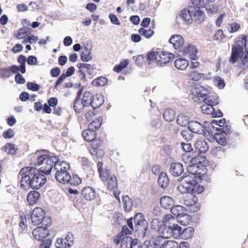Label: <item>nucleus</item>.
<instances>
[{"label":"nucleus","mask_w":248,"mask_h":248,"mask_svg":"<svg viewBox=\"0 0 248 248\" xmlns=\"http://www.w3.org/2000/svg\"><path fill=\"white\" fill-rule=\"evenodd\" d=\"M55 157L47 159L45 161V165L37 170L34 167H27L21 169L18 177L20 179V186L26 190L29 187L33 189H39L46 183V175H48L52 171V165Z\"/></svg>","instance_id":"nucleus-1"},{"label":"nucleus","mask_w":248,"mask_h":248,"mask_svg":"<svg viewBox=\"0 0 248 248\" xmlns=\"http://www.w3.org/2000/svg\"><path fill=\"white\" fill-rule=\"evenodd\" d=\"M36 158L34 165L40 166L43 165L47 159L55 157L56 161H54L52 165V170L54 167V170L56 171L55 178L56 181L62 184H66L69 182L70 174L68 171L70 168L69 164L66 161H62L60 163L59 159L56 156H50L48 152L45 150L41 151L37 150L34 155Z\"/></svg>","instance_id":"nucleus-2"},{"label":"nucleus","mask_w":248,"mask_h":248,"mask_svg":"<svg viewBox=\"0 0 248 248\" xmlns=\"http://www.w3.org/2000/svg\"><path fill=\"white\" fill-rule=\"evenodd\" d=\"M127 224L128 227L135 232L139 238L149 237L150 232L148 230V223L142 213H136L134 217L127 219Z\"/></svg>","instance_id":"nucleus-3"},{"label":"nucleus","mask_w":248,"mask_h":248,"mask_svg":"<svg viewBox=\"0 0 248 248\" xmlns=\"http://www.w3.org/2000/svg\"><path fill=\"white\" fill-rule=\"evenodd\" d=\"M245 43V40H238L234 45L232 46L231 55L229 59V62L231 63H235L239 58L243 56L244 51L243 43Z\"/></svg>","instance_id":"nucleus-4"},{"label":"nucleus","mask_w":248,"mask_h":248,"mask_svg":"<svg viewBox=\"0 0 248 248\" xmlns=\"http://www.w3.org/2000/svg\"><path fill=\"white\" fill-rule=\"evenodd\" d=\"M205 157L201 156L193 157L190 159V162L192 163L193 165H188L187 166L186 169L188 174L194 176L197 174H201V172H199L198 169L201 167L202 171H204L206 169L205 166L203 164V163L205 161Z\"/></svg>","instance_id":"nucleus-5"},{"label":"nucleus","mask_w":248,"mask_h":248,"mask_svg":"<svg viewBox=\"0 0 248 248\" xmlns=\"http://www.w3.org/2000/svg\"><path fill=\"white\" fill-rule=\"evenodd\" d=\"M169 221H175V219L172 215L168 214L164 217V223L157 232L161 236L166 239L170 238V228L168 227L170 225Z\"/></svg>","instance_id":"nucleus-6"},{"label":"nucleus","mask_w":248,"mask_h":248,"mask_svg":"<svg viewBox=\"0 0 248 248\" xmlns=\"http://www.w3.org/2000/svg\"><path fill=\"white\" fill-rule=\"evenodd\" d=\"M49 235V230L44 226L37 227L32 231L34 238L38 241L45 240Z\"/></svg>","instance_id":"nucleus-7"},{"label":"nucleus","mask_w":248,"mask_h":248,"mask_svg":"<svg viewBox=\"0 0 248 248\" xmlns=\"http://www.w3.org/2000/svg\"><path fill=\"white\" fill-rule=\"evenodd\" d=\"M45 215V212L42 208H35L33 210L31 217L32 224L35 226L40 224Z\"/></svg>","instance_id":"nucleus-8"},{"label":"nucleus","mask_w":248,"mask_h":248,"mask_svg":"<svg viewBox=\"0 0 248 248\" xmlns=\"http://www.w3.org/2000/svg\"><path fill=\"white\" fill-rule=\"evenodd\" d=\"M169 172L174 177H181L185 173L183 165L179 162L172 163L170 165Z\"/></svg>","instance_id":"nucleus-9"},{"label":"nucleus","mask_w":248,"mask_h":248,"mask_svg":"<svg viewBox=\"0 0 248 248\" xmlns=\"http://www.w3.org/2000/svg\"><path fill=\"white\" fill-rule=\"evenodd\" d=\"M141 242L137 239H133L129 236H124L121 241V247L128 248H140Z\"/></svg>","instance_id":"nucleus-10"},{"label":"nucleus","mask_w":248,"mask_h":248,"mask_svg":"<svg viewBox=\"0 0 248 248\" xmlns=\"http://www.w3.org/2000/svg\"><path fill=\"white\" fill-rule=\"evenodd\" d=\"M192 93L194 95V101L197 102L198 100H201V98L202 99L205 98L204 97L208 94V91L204 87L198 85L193 89Z\"/></svg>","instance_id":"nucleus-11"},{"label":"nucleus","mask_w":248,"mask_h":248,"mask_svg":"<svg viewBox=\"0 0 248 248\" xmlns=\"http://www.w3.org/2000/svg\"><path fill=\"white\" fill-rule=\"evenodd\" d=\"M189 130L193 133L203 134L205 132V126L196 121H190L188 126Z\"/></svg>","instance_id":"nucleus-12"},{"label":"nucleus","mask_w":248,"mask_h":248,"mask_svg":"<svg viewBox=\"0 0 248 248\" xmlns=\"http://www.w3.org/2000/svg\"><path fill=\"white\" fill-rule=\"evenodd\" d=\"M157 65L160 67L165 66L167 63L172 61L174 59V55L171 53L160 52L158 57Z\"/></svg>","instance_id":"nucleus-13"},{"label":"nucleus","mask_w":248,"mask_h":248,"mask_svg":"<svg viewBox=\"0 0 248 248\" xmlns=\"http://www.w3.org/2000/svg\"><path fill=\"white\" fill-rule=\"evenodd\" d=\"M175 222L169 221L170 225L168 227L170 228V237L172 236L175 239H179L181 236L182 228Z\"/></svg>","instance_id":"nucleus-14"},{"label":"nucleus","mask_w":248,"mask_h":248,"mask_svg":"<svg viewBox=\"0 0 248 248\" xmlns=\"http://www.w3.org/2000/svg\"><path fill=\"white\" fill-rule=\"evenodd\" d=\"M91 46H89L88 44H86L82 48V51L80 54V59L82 62H88L92 60L93 57L92 55Z\"/></svg>","instance_id":"nucleus-15"},{"label":"nucleus","mask_w":248,"mask_h":248,"mask_svg":"<svg viewBox=\"0 0 248 248\" xmlns=\"http://www.w3.org/2000/svg\"><path fill=\"white\" fill-rule=\"evenodd\" d=\"M81 194L82 197L87 201L93 200L96 197V192L94 189L89 186L83 188Z\"/></svg>","instance_id":"nucleus-16"},{"label":"nucleus","mask_w":248,"mask_h":248,"mask_svg":"<svg viewBox=\"0 0 248 248\" xmlns=\"http://www.w3.org/2000/svg\"><path fill=\"white\" fill-rule=\"evenodd\" d=\"M122 202L124 204V209L127 212H130L133 207L135 208L137 207V202L131 199L128 196H124Z\"/></svg>","instance_id":"nucleus-17"},{"label":"nucleus","mask_w":248,"mask_h":248,"mask_svg":"<svg viewBox=\"0 0 248 248\" xmlns=\"http://www.w3.org/2000/svg\"><path fill=\"white\" fill-rule=\"evenodd\" d=\"M193 6H189L188 9L183 10L180 14V17L187 24H191L192 22V12Z\"/></svg>","instance_id":"nucleus-18"},{"label":"nucleus","mask_w":248,"mask_h":248,"mask_svg":"<svg viewBox=\"0 0 248 248\" xmlns=\"http://www.w3.org/2000/svg\"><path fill=\"white\" fill-rule=\"evenodd\" d=\"M169 42L173 45V47L175 49H177L183 46L184 40L181 35L175 34L171 36Z\"/></svg>","instance_id":"nucleus-19"},{"label":"nucleus","mask_w":248,"mask_h":248,"mask_svg":"<svg viewBox=\"0 0 248 248\" xmlns=\"http://www.w3.org/2000/svg\"><path fill=\"white\" fill-rule=\"evenodd\" d=\"M160 204L165 209H170L174 205V200L170 197L164 196L160 199Z\"/></svg>","instance_id":"nucleus-20"},{"label":"nucleus","mask_w":248,"mask_h":248,"mask_svg":"<svg viewBox=\"0 0 248 248\" xmlns=\"http://www.w3.org/2000/svg\"><path fill=\"white\" fill-rule=\"evenodd\" d=\"M195 178L194 176L189 174H187V172H185L179 178L178 181L179 182H182V183L186 184L191 186L193 184H196V180L195 179Z\"/></svg>","instance_id":"nucleus-21"},{"label":"nucleus","mask_w":248,"mask_h":248,"mask_svg":"<svg viewBox=\"0 0 248 248\" xmlns=\"http://www.w3.org/2000/svg\"><path fill=\"white\" fill-rule=\"evenodd\" d=\"M159 186L162 189H165L169 184V179L167 173L165 172H161L158 178Z\"/></svg>","instance_id":"nucleus-22"},{"label":"nucleus","mask_w":248,"mask_h":248,"mask_svg":"<svg viewBox=\"0 0 248 248\" xmlns=\"http://www.w3.org/2000/svg\"><path fill=\"white\" fill-rule=\"evenodd\" d=\"M91 108L95 109L101 107L104 103V96L101 94H96L93 96Z\"/></svg>","instance_id":"nucleus-23"},{"label":"nucleus","mask_w":248,"mask_h":248,"mask_svg":"<svg viewBox=\"0 0 248 248\" xmlns=\"http://www.w3.org/2000/svg\"><path fill=\"white\" fill-rule=\"evenodd\" d=\"M166 239L161 236H158L153 238L150 242L154 248H163Z\"/></svg>","instance_id":"nucleus-24"},{"label":"nucleus","mask_w":248,"mask_h":248,"mask_svg":"<svg viewBox=\"0 0 248 248\" xmlns=\"http://www.w3.org/2000/svg\"><path fill=\"white\" fill-rule=\"evenodd\" d=\"M40 197L39 192L37 191H31L28 194L27 201L30 205H34L37 202Z\"/></svg>","instance_id":"nucleus-25"},{"label":"nucleus","mask_w":248,"mask_h":248,"mask_svg":"<svg viewBox=\"0 0 248 248\" xmlns=\"http://www.w3.org/2000/svg\"><path fill=\"white\" fill-rule=\"evenodd\" d=\"M93 96V94L89 91H86L83 93L81 98L83 107H91Z\"/></svg>","instance_id":"nucleus-26"},{"label":"nucleus","mask_w":248,"mask_h":248,"mask_svg":"<svg viewBox=\"0 0 248 248\" xmlns=\"http://www.w3.org/2000/svg\"><path fill=\"white\" fill-rule=\"evenodd\" d=\"M195 147L200 153H205L208 150V145L204 140L197 141L195 144Z\"/></svg>","instance_id":"nucleus-27"},{"label":"nucleus","mask_w":248,"mask_h":248,"mask_svg":"<svg viewBox=\"0 0 248 248\" xmlns=\"http://www.w3.org/2000/svg\"><path fill=\"white\" fill-rule=\"evenodd\" d=\"M82 136L85 140L88 142H91L96 138V132L94 130H90L88 128V129L83 131Z\"/></svg>","instance_id":"nucleus-28"},{"label":"nucleus","mask_w":248,"mask_h":248,"mask_svg":"<svg viewBox=\"0 0 248 248\" xmlns=\"http://www.w3.org/2000/svg\"><path fill=\"white\" fill-rule=\"evenodd\" d=\"M192 15L193 17L194 18L195 22L200 24H201L204 20V13L202 12L200 9L195 10L193 7Z\"/></svg>","instance_id":"nucleus-29"},{"label":"nucleus","mask_w":248,"mask_h":248,"mask_svg":"<svg viewBox=\"0 0 248 248\" xmlns=\"http://www.w3.org/2000/svg\"><path fill=\"white\" fill-rule=\"evenodd\" d=\"M205 104H207L212 106H216L218 104V97L217 94L210 95L203 99Z\"/></svg>","instance_id":"nucleus-30"},{"label":"nucleus","mask_w":248,"mask_h":248,"mask_svg":"<svg viewBox=\"0 0 248 248\" xmlns=\"http://www.w3.org/2000/svg\"><path fill=\"white\" fill-rule=\"evenodd\" d=\"M189 65L187 60L183 58H179L175 61L174 65L175 67L181 70H184L186 69Z\"/></svg>","instance_id":"nucleus-31"},{"label":"nucleus","mask_w":248,"mask_h":248,"mask_svg":"<svg viewBox=\"0 0 248 248\" xmlns=\"http://www.w3.org/2000/svg\"><path fill=\"white\" fill-rule=\"evenodd\" d=\"M163 118L166 122H170L173 121L175 118V112L171 108L166 109L163 113Z\"/></svg>","instance_id":"nucleus-32"},{"label":"nucleus","mask_w":248,"mask_h":248,"mask_svg":"<svg viewBox=\"0 0 248 248\" xmlns=\"http://www.w3.org/2000/svg\"><path fill=\"white\" fill-rule=\"evenodd\" d=\"M191 216L187 214L183 213L178 218H177L178 222L184 226L188 225L192 220Z\"/></svg>","instance_id":"nucleus-33"},{"label":"nucleus","mask_w":248,"mask_h":248,"mask_svg":"<svg viewBox=\"0 0 248 248\" xmlns=\"http://www.w3.org/2000/svg\"><path fill=\"white\" fill-rule=\"evenodd\" d=\"M176 121L177 124L182 126H186L187 125H189L190 122L189 121V117L184 114L179 115L177 117Z\"/></svg>","instance_id":"nucleus-34"},{"label":"nucleus","mask_w":248,"mask_h":248,"mask_svg":"<svg viewBox=\"0 0 248 248\" xmlns=\"http://www.w3.org/2000/svg\"><path fill=\"white\" fill-rule=\"evenodd\" d=\"M194 232V230L192 227H188L182 230L180 238L187 239L191 237Z\"/></svg>","instance_id":"nucleus-35"},{"label":"nucleus","mask_w":248,"mask_h":248,"mask_svg":"<svg viewBox=\"0 0 248 248\" xmlns=\"http://www.w3.org/2000/svg\"><path fill=\"white\" fill-rule=\"evenodd\" d=\"M106 181L107 186L109 190H114L117 187V181L115 176L111 175Z\"/></svg>","instance_id":"nucleus-36"},{"label":"nucleus","mask_w":248,"mask_h":248,"mask_svg":"<svg viewBox=\"0 0 248 248\" xmlns=\"http://www.w3.org/2000/svg\"><path fill=\"white\" fill-rule=\"evenodd\" d=\"M164 223V219L162 221L158 218H155L151 222V228L152 230L158 232Z\"/></svg>","instance_id":"nucleus-37"},{"label":"nucleus","mask_w":248,"mask_h":248,"mask_svg":"<svg viewBox=\"0 0 248 248\" xmlns=\"http://www.w3.org/2000/svg\"><path fill=\"white\" fill-rule=\"evenodd\" d=\"M86 108L83 107L81 99L75 98L74 101L73 108L75 112L80 113Z\"/></svg>","instance_id":"nucleus-38"},{"label":"nucleus","mask_w":248,"mask_h":248,"mask_svg":"<svg viewBox=\"0 0 248 248\" xmlns=\"http://www.w3.org/2000/svg\"><path fill=\"white\" fill-rule=\"evenodd\" d=\"M102 123V119L101 117H99L93 121L89 124L88 128H90V130L96 131L97 129H98L100 127Z\"/></svg>","instance_id":"nucleus-39"},{"label":"nucleus","mask_w":248,"mask_h":248,"mask_svg":"<svg viewBox=\"0 0 248 248\" xmlns=\"http://www.w3.org/2000/svg\"><path fill=\"white\" fill-rule=\"evenodd\" d=\"M30 33V29L27 28H21L18 32L15 34L16 37L18 39L24 38L26 36H28Z\"/></svg>","instance_id":"nucleus-40"},{"label":"nucleus","mask_w":248,"mask_h":248,"mask_svg":"<svg viewBox=\"0 0 248 248\" xmlns=\"http://www.w3.org/2000/svg\"><path fill=\"white\" fill-rule=\"evenodd\" d=\"M70 244L66 242L63 238H58L55 242V247L56 248H70L71 247Z\"/></svg>","instance_id":"nucleus-41"},{"label":"nucleus","mask_w":248,"mask_h":248,"mask_svg":"<svg viewBox=\"0 0 248 248\" xmlns=\"http://www.w3.org/2000/svg\"><path fill=\"white\" fill-rule=\"evenodd\" d=\"M1 150L8 154L13 155L16 154V149L15 148V145L10 143H7L4 146L1 148Z\"/></svg>","instance_id":"nucleus-42"},{"label":"nucleus","mask_w":248,"mask_h":248,"mask_svg":"<svg viewBox=\"0 0 248 248\" xmlns=\"http://www.w3.org/2000/svg\"><path fill=\"white\" fill-rule=\"evenodd\" d=\"M214 137L217 142L220 145L225 146L227 144L226 138L223 133H216Z\"/></svg>","instance_id":"nucleus-43"},{"label":"nucleus","mask_w":248,"mask_h":248,"mask_svg":"<svg viewBox=\"0 0 248 248\" xmlns=\"http://www.w3.org/2000/svg\"><path fill=\"white\" fill-rule=\"evenodd\" d=\"M159 52H149L147 56V60L148 61V63L150 64L154 61H155L156 64H157V61L159 56Z\"/></svg>","instance_id":"nucleus-44"},{"label":"nucleus","mask_w":248,"mask_h":248,"mask_svg":"<svg viewBox=\"0 0 248 248\" xmlns=\"http://www.w3.org/2000/svg\"><path fill=\"white\" fill-rule=\"evenodd\" d=\"M108 82V79L104 77H99L92 81L93 85L95 86H103L105 85Z\"/></svg>","instance_id":"nucleus-45"},{"label":"nucleus","mask_w":248,"mask_h":248,"mask_svg":"<svg viewBox=\"0 0 248 248\" xmlns=\"http://www.w3.org/2000/svg\"><path fill=\"white\" fill-rule=\"evenodd\" d=\"M184 207L182 206L177 205L173 206L170 208V212L172 215L176 216L178 218L183 213Z\"/></svg>","instance_id":"nucleus-46"},{"label":"nucleus","mask_w":248,"mask_h":248,"mask_svg":"<svg viewBox=\"0 0 248 248\" xmlns=\"http://www.w3.org/2000/svg\"><path fill=\"white\" fill-rule=\"evenodd\" d=\"M203 186H201L197 181H196V184H193V185L191 186L190 193L192 194L201 193L203 192Z\"/></svg>","instance_id":"nucleus-47"},{"label":"nucleus","mask_w":248,"mask_h":248,"mask_svg":"<svg viewBox=\"0 0 248 248\" xmlns=\"http://www.w3.org/2000/svg\"><path fill=\"white\" fill-rule=\"evenodd\" d=\"M17 62L20 64V69L21 70V73L24 74L26 73V62H27V58L26 56L23 55H20L17 58Z\"/></svg>","instance_id":"nucleus-48"},{"label":"nucleus","mask_w":248,"mask_h":248,"mask_svg":"<svg viewBox=\"0 0 248 248\" xmlns=\"http://www.w3.org/2000/svg\"><path fill=\"white\" fill-rule=\"evenodd\" d=\"M138 32L140 35L144 36L145 37L147 38H150L154 34V31L153 30H145L143 28H141L139 29L138 30Z\"/></svg>","instance_id":"nucleus-49"},{"label":"nucleus","mask_w":248,"mask_h":248,"mask_svg":"<svg viewBox=\"0 0 248 248\" xmlns=\"http://www.w3.org/2000/svg\"><path fill=\"white\" fill-rule=\"evenodd\" d=\"M191 186L182 183L177 187V190L182 194L190 193Z\"/></svg>","instance_id":"nucleus-50"},{"label":"nucleus","mask_w":248,"mask_h":248,"mask_svg":"<svg viewBox=\"0 0 248 248\" xmlns=\"http://www.w3.org/2000/svg\"><path fill=\"white\" fill-rule=\"evenodd\" d=\"M214 84L220 89H223L225 85L224 80L219 76H216L213 79Z\"/></svg>","instance_id":"nucleus-51"},{"label":"nucleus","mask_w":248,"mask_h":248,"mask_svg":"<svg viewBox=\"0 0 248 248\" xmlns=\"http://www.w3.org/2000/svg\"><path fill=\"white\" fill-rule=\"evenodd\" d=\"M201 108L202 112L203 113L206 114H212V113L215 111L214 107L207 104H205L202 106Z\"/></svg>","instance_id":"nucleus-52"},{"label":"nucleus","mask_w":248,"mask_h":248,"mask_svg":"<svg viewBox=\"0 0 248 248\" xmlns=\"http://www.w3.org/2000/svg\"><path fill=\"white\" fill-rule=\"evenodd\" d=\"M202 76H203V74L199 73L196 70H194L188 74V78L194 81L199 80L201 78Z\"/></svg>","instance_id":"nucleus-53"},{"label":"nucleus","mask_w":248,"mask_h":248,"mask_svg":"<svg viewBox=\"0 0 248 248\" xmlns=\"http://www.w3.org/2000/svg\"><path fill=\"white\" fill-rule=\"evenodd\" d=\"M240 24L236 22L231 23L229 24L227 27V30L230 33H233L237 31L240 29Z\"/></svg>","instance_id":"nucleus-54"},{"label":"nucleus","mask_w":248,"mask_h":248,"mask_svg":"<svg viewBox=\"0 0 248 248\" xmlns=\"http://www.w3.org/2000/svg\"><path fill=\"white\" fill-rule=\"evenodd\" d=\"M240 69L245 70L248 68V54H247L242 60L241 62L238 64Z\"/></svg>","instance_id":"nucleus-55"},{"label":"nucleus","mask_w":248,"mask_h":248,"mask_svg":"<svg viewBox=\"0 0 248 248\" xmlns=\"http://www.w3.org/2000/svg\"><path fill=\"white\" fill-rule=\"evenodd\" d=\"M163 248H178V244L173 240H166Z\"/></svg>","instance_id":"nucleus-56"},{"label":"nucleus","mask_w":248,"mask_h":248,"mask_svg":"<svg viewBox=\"0 0 248 248\" xmlns=\"http://www.w3.org/2000/svg\"><path fill=\"white\" fill-rule=\"evenodd\" d=\"M99 177L103 181L108 180V178L110 177V171L109 170L104 169L103 171L100 172Z\"/></svg>","instance_id":"nucleus-57"},{"label":"nucleus","mask_w":248,"mask_h":248,"mask_svg":"<svg viewBox=\"0 0 248 248\" xmlns=\"http://www.w3.org/2000/svg\"><path fill=\"white\" fill-rule=\"evenodd\" d=\"M180 134L183 139L186 141H189L192 138V134L190 132V131H189L187 130L181 131L180 132Z\"/></svg>","instance_id":"nucleus-58"},{"label":"nucleus","mask_w":248,"mask_h":248,"mask_svg":"<svg viewBox=\"0 0 248 248\" xmlns=\"http://www.w3.org/2000/svg\"><path fill=\"white\" fill-rule=\"evenodd\" d=\"M27 87L29 90L33 92L37 91L41 88L39 84L32 82H28L27 83Z\"/></svg>","instance_id":"nucleus-59"},{"label":"nucleus","mask_w":248,"mask_h":248,"mask_svg":"<svg viewBox=\"0 0 248 248\" xmlns=\"http://www.w3.org/2000/svg\"><path fill=\"white\" fill-rule=\"evenodd\" d=\"M183 51L185 53H187L188 54L197 53L198 52L196 46L192 45H188L187 46H186Z\"/></svg>","instance_id":"nucleus-60"},{"label":"nucleus","mask_w":248,"mask_h":248,"mask_svg":"<svg viewBox=\"0 0 248 248\" xmlns=\"http://www.w3.org/2000/svg\"><path fill=\"white\" fill-rule=\"evenodd\" d=\"M81 183V179L77 175H73L72 177L70 176L69 182L68 184H69L71 185H78Z\"/></svg>","instance_id":"nucleus-61"},{"label":"nucleus","mask_w":248,"mask_h":248,"mask_svg":"<svg viewBox=\"0 0 248 248\" xmlns=\"http://www.w3.org/2000/svg\"><path fill=\"white\" fill-rule=\"evenodd\" d=\"M95 109L91 108V109L85 113L84 116L88 121H91L93 117L95 115Z\"/></svg>","instance_id":"nucleus-62"},{"label":"nucleus","mask_w":248,"mask_h":248,"mask_svg":"<svg viewBox=\"0 0 248 248\" xmlns=\"http://www.w3.org/2000/svg\"><path fill=\"white\" fill-rule=\"evenodd\" d=\"M15 135L14 131L12 128H9L3 133V137L5 139H11Z\"/></svg>","instance_id":"nucleus-63"},{"label":"nucleus","mask_w":248,"mask_h":248,"mask_svg":"<svg viewBox=\"0 0 248 248\" xmlns=\"http://www.w3.org/2000/svg\"><path fill=\"white\" fill-rule=\"evenodd\" d=\"M42 243L40 244V248H50L52 244V240L50 239H46L42 241Z\"/></svg>","instance_id":"nucleus-64"}]
</instances>
